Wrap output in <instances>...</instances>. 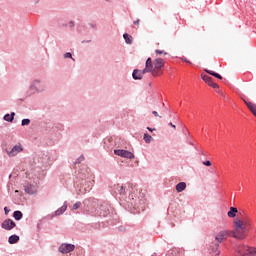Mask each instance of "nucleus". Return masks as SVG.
Returning <instances> with one entry per match:
<instances>
[{
  "label": "nucleus",
  "mask_w": 256,
  "mask_h": 256,
  "mask_svg": "<svg viewBox=\"0 0 256 256\" xmlns=\"http://www.w3.org/2000/svg\"><path fill=\"white\" fill-rule=\"evenodd\" d=\"M229 237H233V230L223 229L215 234L214 240L209 245V251L214 256L220 255L219 245L223 243V241H227Z\"/></svg>",
  "instance_id": "nucleus-1"
},
{
  "label": "nucleus",
  "mask_w": 256,
  "mask_h": 256,
  "mask_svg": "<svg viewBox=\"0 0 256 256\" xmlns=\"http://www.w3.org/2000/svg\"><path fill=\"white\" fill-rule=\"evenodd\" d=\"M234 228L235 231H233L232 237L234 239H239L240 241H242L243 239L247 238V233H249V229H247L245 227V225H243V221L237 219L234 221Z\"/></svg>",
  "instance_id": "nucleus-2"
},
{
  "label": "nucleus",
  "mask_w": 256,
  "mask_h": 256,
  "mask_svg": "<svg viewBox=\"0 0 256 256\" xmlns=\"http://www.w3.org/2000/svg\"><path fill=\"white\" fill-rule=\"evenodd\" d=\"M82 205L86 213H92V211L99 205V200L95 198H86L83 200Z\"/></svg>",
  "instance_id": "nucleus-3"
},
{
  "label": "nucleus",
  "mask_w": 256,
  "mask_h": 256,
  "mask_svg": "<svg viewBox=\"0 0 256 256\" xmlns=\"http://www.w3.org/2000/svg\"><path fill=\"white\" fill-rule=\"evenodd\" d=\"M45 89L47 88L41 79H34L30 85V91H34V93H43Z\"/></svg>",
  "instance_id": "nucleus-4"
},
{
  "label": "nucleus",
  "mask_w": 256,
  "mask_h": 256,
  "mask_svg": "<svg viewBox=\"0 0 256 256\" xmlns=\"http://www.w3.org/2000/svg\"><path fill=\"white\" fill-rule=\"evenodd\" d=\"M99 209L100 217H111V214L113 213V208L107 203L101 204Z\"/></svg>",
  "instance_id": "nucleus-5"
},
{
  "label": "nucleus",
  "mask_w": 256,
  "mask_h": 256,
  "mask_svg": "<svg viewBox=\"0 0 256 256\" xmlns=\"http://www.w3.org/2000/svg\"><path fill=\"white\" fill-rule=\"evenodd\" d=\"M251 249H252L251 247L245 244H239V245H236L235 247L236 253H238V255H241V256H249Z\"/></svg>",
  "instance_id": "nucleus-6"
},
{
  "label": "nucleus",
  "mask_w": 256,
  "mask_h": 256,
  "mask_svg": "<svg viewBox=\"0 0 256 256\" xmlns=\"http://www.w3.org/2000/svg\"><path fill=\"white\" fill-rule=\"evenodd\" d=\"M114 155H117L118 157H123L124 159H135V154H133L131 151L123 149L114 150Z\"/></svg>",
  "instance_id": "nucleus-7"
},
{
  "label": "nucleus",
  "mask_w": 256,
  "mask_h": 256,
  "mask_svg": "<svg viewBox=\"0 0 256 256\" xmlns=\"http://www.w3.org/2000/svg\"><path fill=\"white\" fill-rule=\"evenodd\" d=\"M58 251L66 255L67 253L75 251V246L73 244L63 243L59 246Z\"/></svg>",
  "instance_id": "nucleus-8"
},
{
  "label": "nucleus",
  "mask_w": 256,
  "mask_h": 256,
  "mask_svg": "<svg viewBox=\"0 0 256 256\" xmlns=\"http://www.w3.org/2000/svg\"><path fill=\"white\" fill-rule=\"evenodd\" d=\"M15 227H17V224L9 218L2 222V229H5V231H11L15 229Z\"/></svg>",
  "instance_id": "nucleus-9"
},
{
  "label": "nucleus",
  "mask_w": 256,
  "mask_h": 256,
  "mask_svg": "<svg viewBox=\"0 0 256 256\" xmlns=\"http://www.w3.org/2000/svg\"><path fill=\"white\" fill-rule=\"evenodd\" d=\"M145 73L147 72L144 70L135 69L132 72V78L134 79V81H140L141 79H143Z\"/></svg>",
  "instance_id": "nucleus-10"
},
{
  "label": "nucleus",
  "mask_w": 256,
  "mask_h": 256,
  "mask_svg": "<svg viewBox=\"0 0 256 256\" xmlns=\"http://www.w3.org/2000/svg\"><path fill=\"white\" fill-rule=\"evenodd\" d=\"M23 151V147L21 145H15L11 151L8 152L9 157H15L16 155H19Z\"/></svg>",
  "instance_id": "nucleus-11"
},
{
  "label": "nucleus",
  "mask_w": 256,
  "mask_h": 256,
  "mask_svg": "<svg viewBox=\"0 0 256 256\" xmlns=\"http://www.w3.org/2000/svg\"><path fill=\"white\" fill-rule=\"evenodd\" d=\"M25 193H28V195H35L37 193V188L33 184H26L24 186Z\"/></svg>",
  "instance_id": "nucleus-12"
},
{
  "label": "nucleus",
  "mask_w": 256,
  "mask_h": 256,
  "mask_svg": "<svg viewBox=\"0 0 256 256\" xmlns=\"http://www.w3.org/2000/svg\"><path fill=\"white\" fill-rule=\"evenodd\" d=\"M154 64L153 60L151 58H147L146 63H145V68L143 69L144 72L146 73H151L154 69Z\"/></svg>",
  "instance_id": "nucleus-13"
},
{
  "label": "nucleus",
  "mask_w": 256,
  "mask_h": 256,
  "mask_svg": "<svg viewBox=\"0 0 256 256\" xmlns=\"http://www.w3.org/2000/svg\"><path fill=\"white\" fill-rule=\"evenodd\" d=\"M154 69H163L165 67V60L163 58H156L153 62Z\"/></svg>",
  "instance_id": "nucleus-14"
},
{
  "label": "nucleus",
  "mask_w": 256,
  "mask_h": 256,
  "mask_svg": "<svg viewBox=\"0 0 256 256\" xmlns=\"http://www.w3.org/2000/svg\"><path fill=\"white\" fill-rule=\"evenodd\" d=\"M239 212V210H237L236 207H230V210L227 212L228 217H230V219H235V217H237V213Z\"/></svg>",
  "instance_id": "nucleus-15"
},
{
  "label": "nucleus",
  "mask_w": 256,
  "mask_h": 256,
  "mask_svg": "<svg viewBox=\"0 0 256 256\" xmlns=\"http://www.w3.org/2000/svg\"><path fill=\"white\" fill-rule=\"evenodd\" d=\"M3 119L8 123H13V121H15V112H11L10 114H5L3 116Z\"/></svg>",
  "instance_id": "nucleus-16"
},
{
  "label": "nucleus",
  "mask_w": 256,
  "mask_h": 256,
  "mask_svg": "<svg viewBox=\"0 0 256 256\" xmlns=\"http://www.w3.org/2000/svg\"><path fill=\"white\" fill-rule=\"evenodd\" d=\"M19 239H20L19 235L13 234V235L9 236L8 243L10 245H15V243H19Z\"/></svg>",
  "instance_id": "nucleus-17"
},
{
  "label": "nucleus",
  "mask_w": 256,
  "mask_h": 256,
  "mask_svg": "<svg viewBox=\"0 0 256 256\" xmlns=\"http://www.w3.org/2000/svg\"><path fill=\"white\" fill-rule=\"evenodd\" d=\"M187 189V183L185 182H180L176 185V191L177 193H183Z\"/></svg>",
  "instance_id": "nucleus-18"
},
{
  "label": "nucleus",
  "mask_w": 256,
  "mask_h": 256,
  "mask_svg": "<svg viewBox=\"0 0 256 256\" xmlns=\"http://www.w3.org/2000/svg\"><path fill=\"white\" fill-rule=\"evenodd\" d=\"M65 211H67V201L55 211V215H63Z\"/></svg>",
  "instance_id": "nucleus-19"
},
{
  "label": "nucleus",
  "mask_w": 256,
  "mask_h": 256,
  "mask_svg": "<svg viewBox=\"0 0 256 256\" xmlns=\"http://www.w3.org/2000/svg\"><path fill=\"white\" fill-rule=\"evenodd\" d=\"M13 217L15 221H21V219H23V212L16 210L13 212Z\"/></svg>",
  "instance_id": "nucleus-20"
},
{
  "label": "nucleus",
  "mask_w": 256,
  "mask_h": 256,
  "mask_svg": "<svg viewBox=\"0 0 256 256\" xmlns=\"http://www.w3.org/2000/svg\"><path fill=\"white\" fill-rule=\"evenodd\" d=\"M123 39L127 45H131L133 43V37L127 33L123 34Z\"/></svg>",
  "instance_id": "nucleus-21"
},
{
  "label": "nucleus",
  "mask_w": 256,
  "mask_h": 256,
  "mask_svg": "<svg viewBox=\"0 0 256 256\" xmlns=\"http://www.w3.org/2000/svg\"><path fill=\"white\" fill-rule=\"evenodd\" d=\"M129 198L132 200L131 205H134V209H137L141 200L137 199V197L133 198V195H130Z\"/></svg>",
  "instance_id": "nucleus-22"
},
{
  "label": "nucleus",
  "mask_w": 256,
  "mask_h": 256,
  "mask_svg": "<svg viewBox=\"0 0 256 256\" xmlns=\"http://www.w3.org/2000/svg\"><path fill=\"white\" fill-rule=\"evenodd\" d=\"M205 72L208 73V75H212V77H216V79H223V76L217 72H213L212 70L205 69Z\"/></svg>",
  "instance_id": "nucleus-23"
},
{
  "label": "nucleus",
  "mask_w": 256,
  "mask_h": 256,
  "mask_svg": "<svg viewBox=\"0 0 256 256\" xmlns=\"http://www.w3.org/2000/svg\"><path fill=\"white\" fill-rule=\"evenodd\" d=\"M56 129L57 127H55V125H52V124H49L48 126H46V131H48L50 135H53Z\"/></svg>",
  "instance_id": "nucleus-24"
},
{
  "label": "nucleus",
  "mask_w": 256,
  "mask_h": 256,
  "mask_svg": "<svg viewBox=\"0 0 256 256\" xmlns=\"http://www.w3.org/2000/svg\"><path fill=\"white\" fill-rule=\"evenodd\" d=\"M115 189L118 191L119 195H125V187L118 184L115 186Z\"/></svg>",
  "instance_id": "nucleus-25"
},
{
  "label": "nucleus",
  "mask_w": 256,
  "mask_h": 256,
  "mask_svg": "<svg viewBox=\"0 0 256 256\" xmlns=\"http://www.w3.org/2000/svg\"><path fill=\"white\" fill-rule=\"evenodd\" d=\"M143 139H144L145 143H151V141H153V137L151 135H149L148 133H144Z\"/></svg>",
  "instance_id": "nucleus-26"
},
{
  "label": "nucleus",
  "mask_w": 256,
  "mask_h": 256,
  "mask_svg": "<svg viewBox=\"0 0 256 256\" xmlns=\"http://www.w3.org/2000/svg\"><path fill=\"white\" fill-rule=\"evenodd\" d=\"M150 73L153 75V77H157V76L161 75V70L160 69L152 68Z\"/></svg>",
  "instance_id": "nucleus-27"
},
{
  "label": "nucleus",
  "mask_w": 256,
  "mask_h": 256,
  "mask_svg": "<svg viewBox=\"0 0 256 256\" xmlns=\"http://www.w3.org/2000/svg\"><path fill=\"white\" fill-rule=\"evenodd\" d=\"M31 123V119H29V118H24V119H22V121H21V126L22 127H26L27 125H29Z\"/></svg>",
  "instance_id": "nucleus-28"
},
{
  "label": "nucleus",
  "mask_w": 256,
  "mask_h": 256,
  "mask_svg": "<svg viewBox=\"0 0 256 256\" xmlns=\"http://www.w3.org/2000/svg\"><path fill=\"white\" fill-rule=\"evenodd\" d=\"M63 58H64V59H71L72 61H75V58H73V54H71V52H66V53L63 55Z\"/></svg>",
  "instance_id": "nucleus-29"
},
{
  "label": "nucleus",
  "mask_w": 256,
  "mask_h": 256,
  "mask_svg": "<svg viewBox=\"0 0 256 256\" xmlns=\"http://www.w3.org/2000/svg\"><path fill=\"white\" fill-rule=\"evenodd\" d=\"M81 205H83V204L81 203V201L76 202V203L72 206V210H73V211H77V209H80V208H81Z\"/></svg>",
  "instance_id": "nucleus-30"
},
{
  "label": "nucleus",
  "mask_w": 256,
  "mask_h": 256,
  "mask_svg": "<svg viewBox=\"0 0 256 256\" xmlns=\"http://www.w3.org/2000/svg\"><path fill=\"white\" fill-rule=\"evenodd\" d=\"M83 161H85V156L81 155L75 162V165H79V163H83Z\"/></svg>",
  "instance_id": "nucleus-31"
},
{
  "label": "nucleus",
  "mask_w": 256,
  "mask_h": 256,
  "mask_svg": "<svg viewBox=\"0 0 256 256\" xmlns=\"http://www.w3.org/2000/svg\"><path fill=\"white\" fill-rule=\"evenodd\" d=\"M212 79L213 78H211L209 75H202V80L205 81V83H208Z\"/></svg>",
  "instance_id": "nucleus-32"
},
{
  "label": "nucleus",
  "mask_w": 256,
  "mask_h": 256,
  "mask_svg": "<svg viewBox=\"0 0 256 256\" xmlns=\"http://www.w3.org/2000/svg\"><path fill=\"white\" fill-rule=\"evenodd\" d=\"M155 53H156V55H167V52H165L164 50H158V49H156V50H155Z\"/></svg>",
  "instance_id": "nucleus-33"
},
{
  "label": "nucleus",
  "mask_w": 256,
  "mask_h": 256,
  "mask_svg": "<svg viewBox=\"0 0 256 256\" xmlns=\"http://www.w3.org/2000/svg\"><path fill=\"white\" fill-rule=\"evenodd\" d=\"M202 163H203V165H205L206 167H211V161H209V160L203 161Z\"/></svg>",
  "instance_id": "nucleus-34"
},
{
  "label": "nucleus",
  "mask_w": 256,
  "mask_h": 256,
  "mask_svg": "<svg viewBox=\"0 0 256 256\" xmlns=\"http://www.w3.org/2000/svg\"><path fill=\"white\" fill-rule=\"evenodd\" d=\"M250 256H256V248H251Z\"/></svg>",
  "instance_id": "nucleus-35"
},
{
  "label": "nucleus",
  "mask_w": 256,
  "mask_h": 256,
  "mask_svg": "<svg viewBox=\"0 0 256 256\" xmlns=\"http://www.w3.org/2000/svg\"><path fill=\"white\" fill-rule=\"evenodd\" d=\"M10 209H9V207H4V213H5V215H9V213H10Z\"/></svg>",
  "instance_id": "nucleus-36"
},
{
  "label": "nucleus",
  "mask_w": 256,
  "mask_h": 256,
  "mask_svg": "<svg viewBox=\"0 0 256 256\" xmlns=\"http://www.w3.org/2000/svg\"><path fill=\"white\" fill-rule=\"evenodd\" d=\"M68 25H69L70 28L75 27V21L71 20V21L68 23Z\"/></svg>",
  "instance_id": "nucleus-37"
},
{
  "label": "nucleus",
  "mask_w": 256,
  "mask_h": 256,
  "mask_svg": "<svg viewBox=\"0 0 256 256\" xmlns=\"http://www.w3.org/2000/svg\"><path fill=\"white\" fill-rule=\"evenodd\" d=\"M213 89H219V84L213 82L212 86Z\"/></svg>",
  "instance_id": "nucleus-38"
},
{
  "label": "nucleus",
  "mask_w": 256,
  "mask_h": 256,
  "mask_svg": "<svg viewBox=\"0 0 256 256\" xmlns=\"http://www.w3.org/2000/svg\"><path fill=\"white\" fill-rule=\"evenodd\" d=\"M89 27H91L92 29H97V24L90 23Z\"/></svg>",
  "instance_id": "nucleus-39"
},
{
  "label": "nucleus",
  "mask_w": 256,
  "mask_h": 256,
  "mask_svg": "<svg viewBox=\"0 0 256 256\" xmlns=\"http://www.w3.org/2000/svg\"><path fill=\"white\" fill-rule=\"evenodd\" d=\"M182 61H184L185 63H189L191 65V61L187 60V58L183 57Z\"/></svg>",
  "instance_id": "nucleus-40"
},
{
  "label": "nucleus",
  "mask_w": 256,
  "mask_h": 256,
  "mask_svg": "<svg viewBox=\"0 0 256 256\" xmlns=\"http://www.w3.org/2000/svg\"><path fill=\"white\" fill-rule=\"evenodd\" d=\"M47 159H49V158L47 157V155H45L43 158V160H44L43 163H45L46 165H47V163H49V162H47Z\"/></svg>",
  "instance_id": "nucleus-41"
},
{
  "label": "nucleus",
  "mask_w": 256,
  "mask_h": 256,
  "mask_svg": "<svg viewBox=\"0 0 256 256\" xmlns=\"http://www.w3.org/2000/svg\"><path fill=\"white\" fill-rule=\"evenodd\" d=\"M213 79L212 80H210L209 82H207V85H209V87H212L213 86Z\"/></svg>",
  "instance_id": "nucleus-42"
},
{
  "label": "nucleus",
  "mask_w": 256,
  "mask_h": 256,
  "mask_svg": "<svg viewBox=\"0 0 256 256\" xmlns=\"http://www.w3.org/2000/svg\"><path fill=\"white\" fill-rule=\"evenodd\" d=\"M152 114L154 115V117H159V113L157 111H152Z\"/></svg>",
  "instance_id": "nucleus-43"
},
{
  "label": "nucleus",
  "mask_w": 256,
  "mask_h": 256,
  "mask_svg": "<svg viewBox=\"0 0 256 256\" xmlns=\"http://www.w3.org/2000/svg\"><path fill=\"white\" fill-rule=\"evenodd\" d=\"M170 127H173V129H177V126H175L174 124H172L171 122H169L168 124Z\"/></svg>",
  "instance_id": "nucleus-44"
},
{
  "label": "nucleus",
  "mask_w": 256,
  "mask_h": 256,
  "mask_svg": "<svg viewBox=\"0 0 256 256\" xmlns=\"http://www.w3.org/2000/svg\"><path fill=\"white\" fill-rule=\"evenodd\" d=\"M139 23H141V20L137 19L136 21H134V25H139Z\"/></svg>",
  "instance_id": "nucleus-45"
},
{
  "label": "nucleus",
  "mask_w": 256,
  "mask_h": 256,
  "mask_svg": "<svg viewBox=\"0 0 256 256\" xmlns=\"http://www.w3.org/2000/svg\"><path fill=\"white\" fill-rule=\"evenodd\" d=\"M147 130L150 131V133H153V131H155V129H153L151 127H147Z\"/></svg>",
  "instance_id": "nucleus-46"
},
{
  "label": "nucleus",
  "mask_w": 256,
  "mask_h": 256,
  "mask_svg": "<svg viewBox=\"0 0 256 256\" xmlns=\"http://www.w3.org/2000/svg\"><path fill=\"white\" fill-rule=\"evenodd\" d=\"M93 183H94V181H90L89 187H93Z\"/></svg>",
  "instance_id": "nucleus-47"
},
{
  "label": "nucleus",
  "mask_w": 256,
  "mask_h": 256,
  "mask_svg": "<svg viewBox=\"0 0 256 256\" xmlns=\"http://www.w3.org/2000/svg\"><path fill=\"white\" fill-rule=\"evenodd\" d=\"M200 153H201V155H205V152H203V151H201Z\"/></svg>",
  "instance_id": "nucleus-48"
},
{
  "label": "nucleus",
  "mask_w": 256,
  "mask_h": 256,
  "mask_svg": "<svg viewBox=\"0 0 256 256\" xmlns=\"http://www.w3.org/2000/svg\"><path fill=\"white\" fill-rule=\"evenodd\" d=\"M200 153H201V155H205V152H203V151H201Z\"/></svg>",
  "instance_id": "nucleus-49"
},
{
  "label": "nucleus",
  "mask_w": 256,
  "mask_h": 256,
  "mask_svg": "<svg viewBox=\"0 0 256 256\" xmlns=\"http://www.w3.org/2000/svg\"><path fill=\"white\" fill-rule=\"evenodd\" d=\"M91 40H87L86 43H89Z\"/></svg>",
  "instance_id": "nucleus-50"
}]
</instances>
